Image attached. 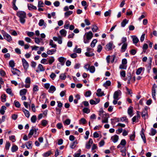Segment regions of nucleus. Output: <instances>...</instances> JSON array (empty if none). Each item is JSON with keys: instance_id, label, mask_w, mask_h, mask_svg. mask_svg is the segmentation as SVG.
Listing matches in <instances>:
<instances>
[{"instance_id": "22", "label": "nucleus", "mask_w": 157, "mask_h": 157, "mask_svg": "<svg viewBox=\"0 0 157 157\" xmlns=\"http://www.w3.org/2000/svg\"><path fill=\"white\" fill-rule=\"evenodd\" d=\"M56 90V88L54 86H51L49 88L48 90V92L50 93H53L54 91Z\"/></svg>"}, {"instance_id": "21", "label": "nucleus", "mask_w": 157, "mask_h": 157, "mask_svg": "<svg viewBox=\"0 0 157 157\" xmlns=\"http://www.w3.org/2000/svg\"><path fill=\"white\" fill-rule=\"evenodd\" d=\"M127 43H124L122 45L121 49V52H124L125 51L127 47Z\"/></svg>"}, {"instance_id": "9", "label": "nucleus", "mask_w": 157, "mask_h": 157, "mask_svg": "<svg viewBox=\"0 0 157 157\" xmlns=\"http://www.w3.org/2000/svg\"><path fill=\"white\" fill-rule=\"evenodd\" d=\"M142 117L145 119L148 117V113L147 110L146 109H145L142 111Z\"/></svg>"}, {"instance_id": "60", "label": "nucleus", "mask_w": 157, "mask_h": 157, "mask_svg": "<svg viewBox=\"0 0 157 157\" xmlns=\"http://www.w3.org/2000/svg\"><path fill=\"white\" fill-rule=\"evenodd\" d=\"M120 144L123 146H125L126 144V140L124 139L122 140Z\"/></svg>"}, {"instance_id": "16", "label": "nucleus", "mask_w": 157, "mask_h": 157, "mask_svg": "<svg viewBox=\"0 0 157 157\" xmlns=\"http://www.w3.org/2000/svg\"><path fill=\"white\" fill-rule=\"evenodd\" d=\"M32 141H29L25 143V145L28 149H31L32 147Z\"/></svg>"}, {"instance_id": "39", "label": "nucleus", "mask_w": 157, "mask_h": 157, "mask_svg": "<svg viewBox=\"0 0 157 157\" xmlns=\"http://www.w3.org/2000/svg\"><path fill=\"white\" fill-rule=\"evenodd\" d=\"M89 70L91 73H94L95 71V68L94 66H90Z\"/></svg>"}, {"instance_id": "3", "label": "nucleus", "mask_w": 157, "mask_h": 157, "mask_svg": "<svg viewBox=\"0 0 157 157\" xmlns=\"http://www.w3.org/2000/svg\"><path fill=\"white\" fill-rule=\"evenodd\" d=\"M11 71L13 74L15 75L19 76L21 74L20 71L15 68H11Z\"/></svg>"}, {"instance_id": "11", "label": "nucleus", "mask_w": 157, "mask_h": 157, "mask_svg": "<svg viewBox=\"0 0 157 157\" xmlns=\"http://www.w3.org/2000/svg\"><path fill=\"white\" fill-rule=\"evenodd\" d=\"M38 129H36L35 128L33 129H31L28 134V136L29 138H30L31 136L34 133H35V134H36L37 131L38 130Z\"/></svg>"}, {"instance_id": "40", "label": "nucleus", "mask_w": 157, "mask_h": 157, "mask_svg": "<svg viewBox=\"0 0 157 157\" xmlns=\"http://www.w3.org/2000/svg\"><path fill=\"white\" fill-rule=\"evenodd\" d=\"M9 65L12 68H14L15 66V63L14 61L13 60H11L9 61Z\"/></svg>"}, {"instance_id": "20", "label": "nucleus", "mask_w": 157, "mask_h": 157, "mask_svg": "<svg viewBox=\"0 0 157 157\" xmlns=\"http://www.w3.org/2000/svg\"><path fill=\"white\" fill-rule=\"evenodd\" d=\"M18 149V147L16 145H13L11 148V151L12 152H14Z\"/></svg>"}, {"instance_id": "57", "label": "nucleus", "mask_w": 157, "mask_h": 157, "mask_svg": "<svg viewBox=\"0 0 157 157\" xmlns=\"http://www.w3.org/2000/svg\"><path fill=\"white\" fill-rule=\"evenodd\" d=\"M15 136L13 135H12L9 137L10 140H11L13 142L15 141L16 140L15 139Z\"/></svg>"}, {"instance_id": "32", "label": "nucleus", "mask_w": 157, "mask_h": 157, "mask_svg": "<svg viewBox=\"0 0 157 157\" xmlns=\"http://www.w3.org/2000/svg\"><path fill=\"white\" fill-rule=\"evenodd\" d=\"M55 61V59L53 56H51L49 59L48 63L50 64H52Z\"/></svg>"}, {"instance_id": "55", "label": "nucleus", "mask_w": 157, "mask_h": 157, "mask_svg": "<svg viewBox=\"0 0 157 157\" xmlns=\"http://www.w3.org/2000/svg\"><path fill=\"white\" fill-rule=\"evenodd\" d=\"M6 96L5 94H3L1 96V98L2 99V102H5L6 101Z\"/></svg>"}, {"instance_id": "53", "label": "nucleus", "mask_w": 157, "mask_h": 157, "mask_svg": "<svg viewBox=\"0 0 157 157\" xmlns=\"http://www.w3.org/2000/svg\"><path fill=\"white\" fill-rule=\"evenodd\" d=\"M10 146V144L9 142H6L5 145V149L7 150H8Z\"/></svg>"}, {"instance_id": "42", "label": "nucleus", "mask_w": 157, "mask_h": 157, "mask_svg": "<svg viewBox=\"0 0 157 157\" xmlns=\"http://www.w3.org/2000/svg\"><path fill=\"white\" fill-rule=\"evenodd\" d=\"M65 74V73H62L59 76V78L60 79L62 80H64L66 79V75Z\"/></svg>"}, {"instance_id": "51", "label": "nucleus", "mask_w": 157, "mask_h": 157, "mask_svg": "<svg viewBox=\"0 0 157 157\" xmlns=\"http://www.w3.org/2000/svg\"><path fill=\"white\" fill-rule=\"evenodd\" d=\"M111 13V10H109L108 11L105 12L104 13V15L105 17L110 16Z\"/></svg>"}, {"instance_id": "25", "label": "nucleus", "mask_w": 157, "mask_h": 157, "mask_svg": "<svg viewBox=\"0 0 157 157\" xmlns=\"http://www.w3.org/2000/svg\"><path fill=\"white\" fill-rule=\"evenodd\" d=\"M133 112V107H129L128 108V113L129 115L131 117L132 116L133 114H132Z\"/></svg>"}, {"instance_id": "1", "label": "nucleus", "mask_w": 157, "mask_h": 157, "mask_svg": "<svg viewBox=\"0 0 157 157\" xmlns=\"http://www.w3.org/2000/svg\"><path fill=\"white\" fill-rule=\"evenodd\" d=\"M93 34L91 31L86 32L83 36V42L85 44L88 43L90 40L92 38Z\"/></svg>"}, {"instance_id": "54", "label": "nucleus", "mask_w": 157, "mask_h": 157, "mask_svg": "<svg viewBox=\"0 0 157 157\" xmlns=\"http://www.w3.org/2000/svg\"><path fill=\"white\" fill-rule=\"evenodd\" d=\"M56 114L58 115H60L61 112V109L60 108H59L56 107Z\"/></svg>"}, {"instance_id": "44", "label": "nucleus", "mask_w": 157, "mask_h": 157, "mask_svg": "<svg viewBox=\"0 0 157 157\" xmlns=\"http://www.w3.org/2000/svg\"><path fill=\"white\" fill-rule=\"evenodd\" d=\"M27 35L30 37L33 36L34 35V33L33 32L27 31L26 32Z\"/></svg>"}, {"instance_id": "62", "label": "nucleus", "mask_w": 157, "mask_h": 157, "mask_svg": "<svg viewBox=\"0 0 157 157\" xmlns=\"http://www.w3.org/2000/svg\"><path fill=\"white\" fill-rule=\"evenodd\" d=\"M33 90L34 92L38 91L39 90L38 86L36 85H34Z\"/></svg>"}, {"instance_id": "13", "label": "nucleus", "mask_w": 157, "mask_h": 157, "mask_svg": "<svg viewBox=\"0 0 157 157\" xmlns=\"http://www.w3.org/2000/svg\"><path fill=\"white\" fill-rule=\"evenodd\" d=\"M104 115L105 116L104 117V119L102 120V122L103 123H107L108 122V118L109 117V116L108 114L105 113Z\"/></svg>"}, {"instance_id": "48", "label": "nucleus", "mask_w": 157, "mask_h": 157, "mask_svg": "<svg viewBox=\"0 0 157 157\" xmlns=\"http://www.w3.org/2000/svg\"><path fill=\"white\" fill-rule=\"evenodd\" d=\"M41 63L44 64H48V62H47V59H46L43 58L40 61Z\"/></svg>"}, {"instance_id": "47", "label": "nucleus", "mask_w": 157, "mask_h": 157, "mask_svg": "<svg viewBox=\"0 0 157 157\" xmlns=\"http://www.w3.org/2000/svg\"><path fill=\"white\" fill-rule=\"evenodd\" d=\"M83 111L84 113H88L90 112V109L87 108H85L83 109Z\"/></svg>"}, {"instance_id": "28", "label": "nucleus", "mask_w": 157, "mask_h": 157, "mask_svg": "<svg viewBox=\"0 0 157 157\" xmlns=\"http://www.w3.org/2000/svg\"><path fill=\"white\" fill-rule=\"evenodd\" d=\"M73 12L72 11H68L64 13V16L65 17H68L70 15L72 14Z\"/></svg>"}, {"instance_id": "36", "label": "nucleus", "mask_w": 157, "mask_h": 157, "mask_svg": "<svg viewBox=\"0 0 157 157\" xmlns=\"http://www.w3.org/2000/svg\"><path fill=\"white\" fill-rule=\"evenodd\" d=\"M38 68L40 71H44V68L43 65L40 64L38 65Z\"/></svg>"}, {"instance_id": "6", "label": "nucleus", "mask_w": 157, "mask_h": 157, "mask_svg": "<svg viewBox=\"0 0 157 157\" xmlns=\"http://www.w3.org/2000/svg\"><path fill=\"white\" fill-rule=\"evenodd\" d=\"M38 25L40 27L43 26L44 29H45L47 26L46 23L44 22V20L42 19L39 20Z\"/></svg>"}, {"instance_id": "29", "label": "nucleus", "mask_w": 157, "mask_h": 157, "mask_svg": "<svg viewBox=\"0 0 157 157\" xmlns=\"http://www.w3.org/2000/svg\"><path fill=\"white\" fill-rule=\"evenodd\" d=\"M77 144L78 143L77 140H75L70 144V147L71 148L73 149L75 147Z\"/></svg>"}, {"instance_id": "61", "label": "nucleus", "mask_w": 157, "mask_h": 157, "mask_svg": "<svg viewBox=\"0 0 157 157\" xmlns=\"http://www.w3.org/2000/svg\"><path fill=\"white\" fill-rule=\"evenodd\" d=\"M127 68L126 65L122 64L119 66V68L121 69H126Z\"/></svg>"}, {"instance_id": "8", "label": "nucleus", "mask_w": 157, "mask_h": 157, "mask_svg": "<svg viewBox=\"0 0 157 157\" xmlns=\"http://www.w3.org/2000/svg\"><path fill=\"white\" fill-rule=\"evenodd\" d=\"M3 36L4 38L8 42H10L12 40L11 36L6 33H5L3 34Z\"/></svg>"}, {"instance_id": "15", "label": "nucleus", "mask_w": 157, "mask_h": 157, "mask_svg": "<svg viewBox=\"0 0 157 157\" xmlns=\"http://www.w3.org/2000/svg\"><path fill=\"white\" fill-rule=\"evenodd\" d=\"M58 60L61 63V65L63 66L64 65L66 59L63 57H61L58 58Z\"/></svg>"}, {"instance_id": "2", "label": "nucleus", "mask_w": 157, "mask_h": 157, "mask_svg": "<svg viewBox=\"0 0 157 157\" xmlns=\"http://www.w3.org/2000/svg\"><path fill=\"white\" fill-rule=\"evenodd\" d=\"M17 15L19 17L21 23L24 24L25 22V18L26 17V13L23 11H20L17 12L16 13Z\"/></svg>"}, {"instance_id": "43", "label": "nucleus", "mask_w": 157, "mask_h": 157, "mask_svg": "<svg viewBox=\"0 0 157 157\" xmlns=\"http://www.w3.org/2000/svg\"><path fill=\"white\" fill-rule=\"evenodd\" d=\"M31 121L33 123H35L36 120V115H33L32 116L31 119Z\"/></svg>"}, {"instance_id": "19", "label": "nucleus", "mask_w": 157, "mask_h": 157, "mask_svg": "<svg viewBox=\"0 0 157 157\" xmlns=\"http://www.w3.org/2000/svg\"><path fill=\"white\" fill-rule=\"evenodd\" d=\"M28 9L30 10H32V9L36 10L37 9L36 6L30 4H28Z\"/></svg>"}, {"instance_id": "27", "label": "nucleus", "mask_w": 157, "mask_h": 157, "mask_svg": "<svg viewBox=\"0 0 157 157\" xmlns=\"http://www.w3.org/2000/svg\"><path fill=\"white\" fill-rule=\"evenodd\" d=\"M56 50L55 49H52L51 50H49L47 52V54L48 55H52L54 53L56 52Z\"/></svg>"}, {"instance_id": "23", "label": "nucleus", "mask_w": 157, "mask_h": 157, "mask_svg": "<svg viewBox=\"0 0 157 157\" xmlns=\"http://www.w3.org/2000/svg\"><path fill=\"white\" fill-rule=\"evenodd\" d=\"M59 33L63 36H65L66 35L67 32L65 29H63L59 31Z\"/></svg>"}, {"instance_id": "30", "label": "nucleus", "mask_w": 157, "mask_h": 157, "mask_svg": "<svg viewBox=\"0 0 157 157\" xmlns=\"http://www.w3.org/2000/svg\"><path fill=\"white\" fill-rule=\"evenodd\" d=\"M111 82L109 80H107L106 81V82L103 84V86L105 87H106L108 86H110L111 85Z\"/></svg>"}, {"instance_id": "35", "label": "nucleus", "mask_w": 157, "mask_h": 157, "mask_svg": "<svg viewBox=\"0 0 157 157\" xmlns=\"http://www.w3.org/2000/svg\"><path fill=\"white\" fill-rule=\"evenodd\" d=\"M151 133H149L150 135L154 136L155 135L156 133V131L155 129L153 128H151Z\"/></svg>"}, {"instance_id": "12", "label": "nucleus", "mask_w": 157, "mask_h": 157, "mask_svg": "<svg viewBox=\"0 0 157 157\" xmlns=\"http://www.w3.org/2000/svg\"><path fill=\"white\" fill-rule=\"evenodd\" d=\"M113 44V43L111 42H109L105 46L106 50L109 51L112 50Z\"/></svg>"}, {"instance_id": "34", "label": "nucleus", "mask_w": 157, "mask_h": 157, "mask_svg": "<svg viewBox=\"0 0 157 157\" xmlns=\"http://www.w3.org/2000/svg\"><path fill=\"white\" fill-rule=\"evenodd\" d=\"M49 45L52 46V48H56V44H54L53 43V41L51 40L49 41Z\"/></svg>"}, {"instance_id": "26", "label": "nucleus", "mask_w": 157, "mask_h": 157, "mask_svg": "<svg viewBox=\"0 0 157 157\" xmlns=\"http://www.w3.org/2000/svg\"><path fill=\"white\" fill-rule=\"evenodd\" d=\"M27 92V90L26 89H24L20 90V94L21 96L25 95Z\"/></svg>"}, {"instance_id": "38", "label": "nucleus", "mask_w": 157, "mask_h": 157, "mask_svg": "<svg viewBox=\"0 0 157 157\" xmlns=\"http://www.w3.org/2000/svg\"><path fill=\"white\" fill-rule=\"evenodd\" d=\"M128 21L126 19H124L121 23V26L122 27H124L128 23Z\"/></svg>"}, {"instance_id": "56", "label": "nucleus", "mask_w": 157, "mask_h": 157, "mask_svg": "<svg viewBox=\"0 0 157 157\" xmlns=\"http://www.w3.org/2000/svg\"><path fill=\"white\" fill-rule=\"evenodd\" d=\"M14 104L15 106L17 108H19L21 105L20 103L18 101H14Z\"/></svg>"}, {"instance_id": "10", "label": "nucleus", "mask_w": 157, "mask_h": 157, "mask_svg": "<svg viewBox=\"0 0 157 157\" xmlns=\"http://www.w3.org/2000/svg\"><path fill=\"white\" fill-rule=\"evenodd\" d=\"M93 143V141L92 139H90L88 142L86 144V148L87 149H89L91 147L92 144Z\"/></svg>"}, {"instance_id": "24", "label": "nucleus", "mask_w": 157, "mask_h": 157, "mask_svg": "<svg viewBox=\"0 0 157 157\" xmlns=\"http://www.w3.org/2000/svg\"><path fill=\"white\" fill-rule=\"evenodd\" d=\"M23 111L24 112L25 116L27 118H29L30 116L29 112L25 109H23Z\"/></svg>"}, {"instance_id": "4", "label": "nucleus", "mask_w": 157, "mask_h": 157, "mask_svg": "<svg viewBox=\"0 0 157 157\" xmlns=\"http://www.w3.org/2000/svg\"><path fill=\"white\" fill-rule=\"evenodd\" d=\"M22 64L24 69L26 70H27L29 67V65L28 63L26 61V60L24 58H22Z\"/></svg>"}, {"instance_id": "46", "label": "nucleus", "mask_w": 157, "mask_h": 157, "mask_svg": "<svg viewBox=\"0 0 157 157\" xmlns=\"http://www.w3.org/2000/svg\"><path fill=\"white\" fill-rule=\"evenodd\" d=\"M51 154V152L50 151H48L43 154L44 157H46L48 156Z\"/></svg>"}, {"instance_id": "63", "label": "nucleus", "mask_w": 157, "mask_h": 157, "mask_svg": "<svg viewBox=\"0 0 157 157\" xmlns=\"http://www.w3.org/2000/svg\"><path fill=\"white\" fill-rule=\"evenodd\" d=\"M35 39V42L37 44H39L40 42V39L38 37H35L34 38Z\"/></svg>"}, {"instance_id": "49", "label": "nucleus", "mask_w": 157, "mask_h": 157, "mask_svg": "<svg viewBox=\"0 0 157 157\" xmlns=\"http://www.w3.org/2000/svg\"><path fill=\"white\" fill-rule=\"evenodd\" d=\"M6 91L7 93L10 94L11 96H13V94L12 93V91L10 89L8 88V89H6Z\"/></svg>"}, {"instance_id": "52", "label": "nucleus", "mask_w": 157, "mask_h": 157, "mask_svg": "<svg viewBox=\"0 0 157 157\" xmlns=\"http://www.w3.org/2000/svg\"><path fill=\"white\" fill-rule=\"evenodd\" d=\"M48 124V121L45 120H43L41 121V124L43 126H46Z\"/></svg>"}, {"instance_id": "45", "label": "nucleus", "mask_w": 157, "mask_h": 157, "mask_svg": "<svg viewBox=\"0 0 157 157\" xmlns=\"http://www.w3.org/2000/svg\"><path fill=\"white\" fill-rule=\"evenodd\" d=\"M85 55L87 57H91L94 55V54L93 53L86 52L85 53Z\"/></svg>"}, {"instance_id": "31", "label": "nucleus", "mask_w": 157, "mask_h": 157, "mask_svg": "<svg viewBox=\"0 0 157 157\" xmlns=\"http://www.w3.org/2000/svg\"><path fill=\"white\" fill-rule=\"evenodd\" d=\"M104 112L102 109H101L99 112V115L102 117H104L105 116L104 113Z\"/></svg>"}, {"instance_id": "33", "label": "nucleus", "mask_w": 157, "mask_h": 157, "mask_svg": "<svg viewBox=\"0 0 157 157\" xmlns=\"http://www.w3.org/2000/svg\"><path fill=\"white\" fill-rule=\"evenodd\" d=\"M155 93H156V89H154V88L152 89V95L153 98L155 100Z\"/></svg>"}, {"instance_id": "64", "label": "nucleus", "mask_w": 157, "mask_h": 157, "mask_svg": "<svg viewBox=\"0 0 157 157\" xmlns=\"http://www.w3.org/2000/svg\"><path fill=\"white\" fill-rule=\"evenodd\" d=\"M102 48V46L100 44L98 45L97 47V52H100Z\"/></svg>"}, {"instance_id": "5", "label": "nucleus", "mask_w": 157, "mask_h": 157, "mask_svg": "<svg viewBox=\"0 0 157 157\" xmlns=\"http://www.w3.org/2000/svg\"><path fill=\"white\" fill-rule=\"evenodd\" d=\"M121 93V92L120 90H118L115 92L113 96V98L116 100H118L119 99L118 97Z\"/></svg>"}, {"instance_id": "50", "label": "nucleus", "mask_w": 157, "mask_h": 157, "mask_svg": "<svg viewBox=\"0 0 157 157\" xmlns=\"http://www.w3.org/2000/svg\"><path fill=\"white\" fill-rule=\"evenodd\" d=\"M143 68L142 67H140L138 68L136 71V74L137 75H140L141 72V71L142 70Z\"/></svg>"}, {"instance_id": "37", "label": "nucleus", "mask_w": 157, "mask_h": 157, "mask_svg": "<svg viewBox=\"0 0 157 157\" xmlns=\"http://www.w3.org/2000/svg\"><path fill=\"white\" fill-rule=\"evenodd\" d=\"M132 40L134 44H137L139 41V39L136 36H134L132 38Z\"/></svg>"}, {"instance_id": "17", "label": "nucleus", "mask_w": 157, "mask_h": 157, "mask_svg": "<svg viewBox=\"0 0 157 157\" xmlns=\"http://www.w3.org/2000/svg\"><path fill=\"white\" fill-rule=\"evenodd\" d=\"M96 95L99 97H101L103 95H104V94L103 92L101 91V89H99L97 90Z\"/></svg>"}, {"instance_id": "14", "label": "nucleus", "mask_w": 157, "mask_h": 157, "mask_svg": "<svg viewBox=\"0 0 157 157\" xmlns=\"http://www.w3.org/2000/svg\"><path fill=\"white\" fill-rule=\"evenodd\" d=\"M119 139V137L117 135H115L111 137V140L114 143L117 142Z\"/></svg>"}, {"instance_id": "7", "label": "nucleus", "mask_w": 157, "mask_h": 157, "mask_svg": "<svg viewBox=\"0 0 157 157\" xmlns=\"http://www.w3.org/2000/svg\"><path fill=\"white\" fill-rule=\"evenodd\" d=\"M139 112L137 111V116H134L132 119V121L133 122H138V120L140 118V116L139 114Z\"/></svg>"}, {"instance_id": "41", "label": "nucleus", "mask_w": 157, "mask_h": 157, "mask_svg": "<svg viewBox=\"0 0 157 157\" xmlns=\"http://www.w3.org/2000/svg\"><path fill=\"white\" fill-rule=\"evenodd\" d=\"M98 29V28L97 26L96 25H93V27L92 28V30L93 32H96Z\"/></svg>"}, {"instance_id": "58", "label": "nucleus", "mask_w": 157, "mask_h": 157, "mask_svg": "<svg viewBox=\"0 0 157 157\" xmlns=\"http://www.w3.org/2000/svg\"><path fill=\"white\" fill-rule=\"evenodd\" d=\"M44 4L43 2L40 1L38 2V7H43V5Z\"/></svg>"}, {"instance_id": "59", "label": "nucleus", "mask_w": 157, "mask_h": 157, "mask_svg": "<svg viewBox=\"0 0 157 157\" xmlns=\"http://www.w3.org/2000/svg\"><path fill=\"white\" fill-rule=\"evenodd\" d=\"M140 135L141 136L142 139H143L144 141V143H145L146 142V141L144 133H141Z\"/></svg>"}, {"instance_id": "18", "label": "nucleus", "mask_w": 157, "mask_h": 157, "mask_svg": "<svg viewBox=\"0 0 157 157\" xmlns=\"http://www.w3.org/2000/svg\"><path fill=\"white\" fill-rule=\"evenodd\" d=\"M6 107L4 105L2 106L0 109V113L2 115H3L5 113V110H6Z\"/></svg>"}]
</instances>
